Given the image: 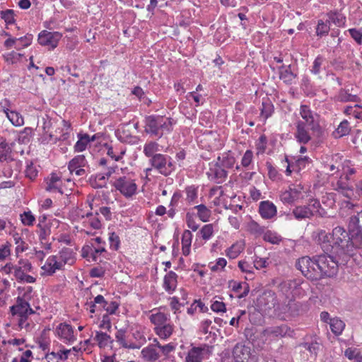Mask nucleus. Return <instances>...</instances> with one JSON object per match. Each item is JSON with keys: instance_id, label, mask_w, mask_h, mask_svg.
Listing matches in <instances>:
<instances>
[{"instance_id": "nucleus-39", "label": "nucleus", "mask_w": 362, "mask_h": 362, "mask_svg": "<svg viewBox=\"0 0 362 362\" xmlns=\"http://www.w3.org/2000/svg\"><path fill=\"white\" fill-rule=\"evenodd\" d=\"M11 150L8 144L5 141L0 143V161H7L10 158Z\"/></svg>"}, {"instance_id": "nucleus-37", "label": "nucleus", "mask_w": 362, "mask_h": 362, "mask_svg": "<svg viewBox=\"0 0 362 362\" xmlns=\"http://www.w3.org/2000/svg\"><path fill=\"white\" fill-rule=\"evenodd\" d=\"M262 106V107L261 108V115L263 116L266 119L273 113L274 106L268 98L265 100H263Z\"/></svg>"}, {"instance_id": "nucleus-35", "label": "nucleus", "mask_w": 362, "mask_h": 362, "mask_svg": "<svg viewBox=\"0 0 362 362\" xmlns=\"http://www.w3.org/2000/svg\"><path fill=\"white\" fill-rule=\"evenodd\" d=\"M47 264L49 267L47 272L49 275H52L57 269H60L62 264L57 260L54 255L50 256L47 260Z\"/></svg>"}, {"instance_id": "nucleus-18", "label": "nucleus", "mask_w": 362, "mask_h": 362, "mask_svg": "<svg viewBox=\"0 0 362 362\" xmlns=\"http://www.w3.org/2000/svg\"><path fill=\"white\" fill-rule=\"evenodd\" d=\"M59 336L62 338L69 341H74L75 337L74 335V330L71 325L68 324L61 323L57 328Z\"/></svg>"}, {"instance_id": "nucleus-14", "label": "nucleus", "mask_w": 362, "mask_h": 362, "mask_svg": "<svg viewBox=\"0 0 362 362\" xmlns=\"http://www.w3.org/2000/svg\"><path fill=\"white\" fill-rule=\"evenodd\" d=\"M295 136L300 144H306L311 140V136L306 129L305 122L301 120L297 122Z\"/></svg>"}, {"instance_id": "nucleus-47", "label": "nucleus", "mask_w": 362, "mask_h": 362, "mask_svg": "<svg viewBox=\"0 0 362 362\" xmlns=\"http://www.w3.org/2000/svg\"><path fill=\"white\" fill-rule=\"evenodd\" d=\"M249 228L252 233L257 234V235L263 234L266 229V228L264 226H260L259 223H257L255 221H252L249 223Z\"/></svg>"}, {"instance_id": "nucleus-8", "label": "nucleus", "mask_w": 362, "mask_h": 362, "mask_svg": "<svg viewBox=\"0 0 362 362\" xmlns=\"http://www.w3.org/2000/svg\"><path fill=\"white\" fill-rule=\"evenodd\" d=\"M235 362H257L258 358L252 352L250 347L242 344H237L233 350Z\"/></svg>"}, {"instance_id": "nucleus-5", "label": "nucleus", "mask_w": 362, "mask_h": 362, "mask_svg": "<svg viewBox=\"0 0 362 362\" xmlns=\"http://www.w3.org/2000/svg\"><path fill=\"white\" fill-rule=\"evenodd\" d=\"M151 167L156 169L159 173L167 177L175 170V165L170 156L158 153L149 159Z\"/></svg>"}, {"instance_id": "nucleus-33", "label": "nucleus", "mask_w": 362, "mask_h": 362, "mask_svg": "<svg viewBox=\"0 0 362 362\" xmlns=\"http://www.w3.org/2000/svg\"><path fill=\"white\" fill-rule=\"evenodd\" d=\"M158 151V144L155 141L147 143L144 147V153L150 158L156 156L157 154L156 152Z\"/></svg>"}, {"instance_id": "nucleus-55", "label": "nucleus", "mask_w": 362, "mask_h": 362, "mask_svg": "<svg viewBox=\"0 0 362 362\" xmlns=\"http://www.w3.org/2000/svg\"><path fill=\"white\" fill-rule=\"evenodd\" d=\"M109 240L110 243V247H113L114 250H117L120 243L119 236L115 232H112L110 233Z\"/></svg>"}, {"instance_id": "nucleus-9", "label": "nucleus", "mask_w": 362, "mask_h": 362, "mask_svg": "<svg viewBox=\"0 0 362 362\" xmlns=\"http://www.w3.org/2000/svg\"><path fill=\"white\" fill-rule=\"evenodd\" d=\"M113 186L126 197H130L136 193L137 186L134 180L126 176L120 177L117 179Z\"/></svg>"}, {"instance_id": "nucleus-25", "label": "nucleus", "mask_w": 362, "mask_h": 362, "mask_svg": "<svg viewBox=\"0 0 362 362\" xmlns=\"http://www.w3.org/2000/svg\"><path fill=\"white\" fill-rule=\"evenodd\" d=\"M4 112L6 113L9 121L14 126L18 127L23 124V117L18 112L16 111H10L8 108H4Z\"/></svg>"}, {"instance_id": "nucleus-41", "label": "nucleus", "mask_w": 362, "mask_h": 362, "mask_svg": "<svg viewBox=\"0 0 362 362\" xmlns=\"http://www.w3.org/2000/svg\"><path fill=\"white\" fill-rule=\"evenodd\" d=\"M32 40L33 35L28 33L23 37L17 38L18 44L16 45L15 47L17 49H20L23 47H26L31 44Z\"/></svg>"}, {"instance_id": "nucleus-30", "label": "nucleus", "mask_w": 362, "mask_h": 362, "mask_svg": "<svg viewBox=\"0 0 362 362\" xmlns=\"http://www.w3.org/2000/svg\"><path fill=\"white\" fill-rule=\"evenodd\" d=\"M151 322L156 325V327L165 325L169 320L167 315L163 313L153 314L150 317Z\"/></svg>"}, {"instance_id": "nucleus-34", "label": "nucleus", "mask_w": 362, "mask_h": 362, "mask_svg": "<svg viewBox=\"0 0 362 362\" xmlns=\"http://www.w3.org/2000/svg\"><path fill=\"white\" fill-rule=\"evenodd\" d=\"M95 340L98 341L100 348H104L107 346L108 341L110 343L113 342L110 335L105 332H96Z\"/></svg>"}, {"instance_id": "nucleus-4", "label": "nucleus", "mask_w": 362, "mask_h": 362, "mask_svg": "<svg viewBox=\"0 0 362 362\" xmlns=\"http://www.w3.org/2000/svg\"><path fill=\"white\" fill-rule=\"evenodd\" d=\"M348 230L352 244L356 247H362V211L349 218Z\"/></svg>"}, {"instance_id": "nucleus-38", "label": "nucleus", "mask_w": 362, "mask_h": 362, "mask_svg": "<svg viewBox=\"0 0 362 362\" xmlns=\"http://www.w3.org/2000/svg\"><path fill=\"white\" fill-rule=\"evenodd\" d=\"M90 142V140L88 134H85L82 135L74 146L75 151L78 152L84 151L86 148L87 144Z\"/></svg>"}, {"instance_id": "nucleus-51", "label": "nucleus", "mask_w": 362, "mask_h": 362, "mask_svg": "<svg viewBox=\"0 0 362 362\" xmlns=\"http://www.w3.org/2000/svg\"><path fill=\"white\" fill-rule=\"evenodd\" d=\"M25 176L30 180H34L37 175V170L33 166L32 162L30 164L27 165L26 169L25 170Z\"/></svg>"}, {"instance_id": "nucleus-48", "label": "nucleus", "mask_w": 362, "mask_h": 362, "mask_svg": "<svg viewBox=\"0 0 362 362\" xmlns=\"http://www.w3.org/2000/svg\"><path fill=\"white\" fill-rule=\"evenodd\" d=\"M21 221L25 226H33L35 220L31 211H25L21 216Z\"/></svg>"}, {"instance_id": "nucleus-54", "label": "nucleus", "mask_w": 362, "mask_h": 362, "mask_svg": "<svg viewBox=\"0 0 362 362\" xmlns=\"http://www.w3.org/2000/svg\"><path fill=\"white\" fill-rule=\"evenodd\" d=\"M186 222L188 228H191L193 231H196L199 228V225L196 223L193 214L187 213Z\"/></svg>"}, {"instance_id": "nucleus-42", "label": "nucleus", "mask_w": 362, "mask_h": 362, "mask_svg": "<svg viewBox=\"0 0 362 362\" xmlns=\"http://www.w3.org/2000/svg\"><path fill=\"white\" fill-rule=\"evenodd\" d=\"M1 18L5 21L6 24H14L15 11L12 9H6L1 11Z\"/></svg>"}, {"instance_id": "nucleus-27", "label": "nucleus", "mask_w": 362, "mask_h": 362, "mask_svg": "<svg viewBox=\"0 0 362 362\" xmlns=\"http://www.w3.org/2000/svg\"><path fill=\"white\" fill-rule=\"evenodd\" d=\"M155 332L161 339H167L172 334L173 326L167 322L160 327H155Z\"/></svg>"}, {"instance_id": "nucleus-36", "label": "nucleus", "mask_w": 362, "mask_h": 362, "mask_svg": "<svg viewBox=\"0 0 362 362\" xmlns=\"http://www.w3.org/2000/svg\"><path fill=\"white\" fill-rule=\"evenodd\" d=\"M194 209L197 210V215L200 220L204 222L208 221L211 216V211L204 204L195 206Z\"/></svg>"}, {"instance_id": "nucleus-46", "label": "nucleus", "mask_w": 362, "mask_h": 362, "mask_svg": "<svg viewBox=\"0 0 362 362\" xmlns=\"http://www.w3.org/2000/svg\"><path fill=\"white\" fill-rule=\"evenodd\" d=\"M200 233L202 235V238L207 240H209L213 235L214 233V227L212 224L204 225L202 229L200 230Z\"/></svg>"}, {"instance_id": "nucleus-13", "label": "nucleus", "mask_w": 362, "mask_h": 362, "mask_svg": "<svg viewBox=\"0 0 362 362\" xmlns=\"http://www.w3.org/2000/svg\"><path fill=\"white\" fill-rule=\"evenodd\" d=\"M294 333L293 330L286 325L268 327L264 330V334L267 336H273L276 337H284L286 335L291 337Z\"/></svg>"}, {"instance_id": "nucleus-21", "label": "nucleus", "mask_w": 362, "mask_h": 362, "mask_svg": "<svg viewBox=\"0 0 362 362\" xmlns=\"http://www.w3.org/2000/svg\"><path fill=\"white\" fill-rule=\"evenodd\" d=\"M210 171L214 174L217 183L223 182L228 176L227 170L223 168L217 161L214 166L210 168Z\"/></svg>"}, {"instance_id": "nucleus-29", "label": "nucleus", "mask_w": 362, "mask_h": 362, "mask_svg": "<svg viewBox=\"0 0 362 362\" xmlns=\"http://www.w3.org/2000/svg\"><path fill=\"white\" fill-rule=\"evenodd\" d=\"M350 130L349 122L344 119L339 124L337 129L333 132V134L335 137H342L349 134Z\"/></svg>"}, {"instance_id": "nucleus-10", "label": "nucleus", "mask_w": 362, "mask_h": 362, "mask_svg": "<svg viewBox=\"0 0 362 362\" xmlns=\"http://www.w3.org/2000/svg\"><path fill=\"white\" fill-rule=\"evenodd\" d=\"M62 36V34L59 32L43 30L40 33L37 40L41 45L49 46L51 49H54L57 46Z\"/></svg>"}, {"instance_id": "nucleus-49", "label": "nucleus", "mask_w": 362, "mask_h": 362, "mask_svg": "<svg viewBox=\"0 0 362 362\" xmlns=\"http://www.w3.org/2000/svg\"><path fill=\"white\" fill-rule=\"evenodd\" d=\"M339 100L341 102H349L353 101L356 102L359 100L358 97L356 95H352L347 91H341L339 94Z\"/></svg>"}, {"instance_id": "nucleus-52", "label": "nucleus", "mask_w": 362, "mask_h": 362, "mask_svg": "<svg viewBox=\"0 0 362 362\" xmlns=\"http://www.w3.org/2000/svg\"><path fill=\"white\" fill-rule=\"evenodd\" d=\"M33 129L30 127H26L20 133L19 140L22 141V142L25 143L29 141L30 138L33 134Z\"/></svg>"}, {"instance_id": "nucleus-22", "label": "nucleus", "mask_w": 362, "mask_h": 362, "mask_svg": "<svg viewBox=\"0 0 362 362\" xmlns=\"http://www.w3.org/2000/svg\"><path fill=\"white\" fill-rule=\"evenodd\" d=\"M297 77V75L292 72L291 65L286 67L282 65L279 67V78L286 84H291L293 80Z\"/></svg>"}, {"instance_id": "nucleus-58", "label": "nucleus", "mask_w": 362, "mask_h": 362, "mask_svg": "<svg viewBox=\"0 0 362 362\" xmlns=\"http://www.w3.org/2000/svg\"><path fill=\"white\" fill-rule=\"evenodd\" d=\"M187 199L189 202H193L197 197V189L192 187H188L186 188Z\"/></svg>"}, {"instance_id": "nucleus-31", "label": "nucleus", "mask_w": 362, "mask_h": 362, "mask_svg": "<svg viewBox=\"0 0 362 362\" xmlns=\"http://www.w3.org/2000/svg\"><path fill=\"white\" fill-rule=\"evenodd\" d=\"M330 30L329 20L324 22L322 20H319L316 28V34L317 36L322 37L327 35Z\"/></svg>"}, {"instance_id": "nucleus-6", "label": "nucleus", "mask_w": 362, "mask_h": 362, "mask_svg": "<svg viewBox=\"0 0 362 362\" xmlns=\"http://www.w3.org/2000/svg\"><path fill=\"white\" fill-rule=\"evenodd\" d=\"M213 346L203 344L200 346L192 347L187 354L186 362H202L209 358L213 352Z\"/></svg>"}, {"instance_id": "nucleus-43", "label": "nucleus", "mask_w": 362, "mask_h": 362, "mask_svg": "<svg viewBox=\"0 0 362 362\" xmlns=\"http://www.w3.org/2000/svg\"><path fill=\"white\" fill-rule=\"evenodd\" d=\"M243 247L242 245L233 244L231 247L227 249L226 255L230 259H235L243 251Z\"/></svg>"}, {"instance_id": "nucleus-12", "label": "nucleus", "mask_w": 362, "mask_h": 362, "mask_svg": "<svg viewBox=\"0 0 362 362\" xmlns=\"http://www.w3.org/2000/svg\"><path fill=\"white\" fill-rule=\"evenodd\" d=\"M161 119L162 116L150 115L146 117L145 122L147 128L146 132L155 136H158L160 138L163 135V133L160 134L159 132Z\"/></svg>"}, {"instance_id": "nucleus-11", "label": "nucleus", "mask_w": 362, "mask_h": 362, "mask_svg": "<svg viewBox=\"0 0 362 362\" xmlns=\"http://www.w3.org/2000/svg\"><path fill=\"white\" fill-rule=\"evenodd\" d=\"M351 177L349 175H341L335 185V189L341 192L344 196L351 198L354 194V187L350 182Z\"/></svg>"}, {"instance_id": "nucleus-56", "label": "nucleus", "mask_w": 362, "mask_h": 362, "mask_svg": "<svg viewBox=\"0 0 362 362\" xmlns=\"http://www.w3.org/2000/svg\"><path fill=\"white\" fill-rule=\"evenodd\" d=\"M192 239V234L190 230H185L183 232L182 237V245L191 246Z\"/></svg>"}, {"instance_id": "nucleus-16", "label": "nucleus", "mask_w": 362, "mask_h": 362, "mask_svg": "<svg viewBox=\"0 0 362 362\" xmlns=\"http://www.w3.org/2000/svg\"><path fill=\"white\" fill-rule=\"evenodd\" d=\"M26 308H28V302L23 297L18 296L16 304L10 307V310L13 315H26Z\"/></svg>"}, {"instance_id": "nucleus-20", "label": "nucleus", "mask_w": 362, "mask_h": 362, "mask_svg": "<svg viewBox=\"0 0 362 362\" xmlns=\"http://www.w3.org/2000/svg\"><path fill=\"white\" fill-rule=\"evenodd\" d=\"M300 191L296 188L289 187L288 190L282 192L280 198L284 203L291 204L299 199Z\"/></svg>"}, {"instance_id": "nucleus-60", "label": "nucleus", "mask_w": 362, "mask_h": 362, "mask_svg": "<svg viewBox=\"0 0 362 362\" xmlns=\"http://www.w3.org/2000/svg\"><path fill=\"white\" fill-rule=\"evenodd\" d=\"M105 271L102 267H93L90 271V276L91 277H103L105 275Z\"/></svg>"}, {"instance_id": "nucleus-44", "label": "nucleus", "mask_w": 362, "mask_h": 362, "mask_svg": "<svg viewBox=\"0 0 362 362\" xmlns=\"http://www.w3.org/2000/svg\"><path fill=\"white\" fill-rule=\"evenodd\" d=\"M310 163V159L308 156L301 157L296 160L294 164H292V168L293 170L300 171L302 169L305 168L306 165L309 164Z\"/></svg>"}, {"instance_id": "nucleus-63", "label": "nucleus", "mask_w": 362, "mask_h": 362, "mask_svg": "<svg viewBox=\"0 0 362 362\" xmlns=\"http://www.w3.org/2000/svg\"><path fill=\"white\" fill-rule=\"evenodd\" d=\"M238 267L244 273H252V267L245 261H239Z\"/></svg>"}, {"instance_id": "nucleus-26", "label": "nucleus", "mask_w": 362, "mask_h": 362, "mask_svg": "<svg viewBox=\"0 0 362 362\" xmlns=\"http://www.w3.org/2000/svg\"><path fill=\"white\" fill-rule=\"evenodd\" d=\"M217 162L226 170L233 168L235 159L229 153H225L221 156H218Z\"/></svg>"}, {"instance_id": "nucleus-61", "label": "nucleus", "mask_w": 362, "mask_h": 362, "mask_svg": "<svg viewBox=\"0 0 362 362\" xmlns=\"http://www.w3.org/2000/svg\"><path fill=\"white\" fill-rule=\"evenodd\" d=\"M303 346L311 354H313L315 356L317 355V352L320 348V346L317 342L305 343Z\"/></svg>"}, {"instance_id": "nucleus-40", "label": "nucleus", "mask_w": 362, "mask_h": 362, "mask_svg": "<svg viewBox=\"0 0 362 362\" xmlns=\"http://www.w3.org/2000/svg\"><path fill=\"white\" fill-rule=\"evenodd\" d=\"M263 234L264 240L272 244H279V243L281 241V238L276 233L272 232L271 230H264Z\"/></svg>"}, {"instance_id": "nucleus-1", "label": "nucleus", "mask_w": 362, "mask_h": 362, "mask_svg": "<svg viewBox=\"0 0 362 362\" xmlns=\"http://www.w3.org/2000/svg\"><path fill=\"white\" fill-rule=\"evenodd\" d=\"M332 252L340 257L341 263H348L351 257L354 255V249L349 231H346L341 226L335 227L332 235Z\"/></svg>"}, {"instance_id": "nucleus-64", "label": "nucleus", "mask_w": 362, "mask_h": 362, "mask_svg": "<svg viewBox=\"0 0 362 362\" xmlns=\"http://www.w3.org/2000/svg\"><path fill=\"white\" fill-rule=\"evenodd\" d=\"M100 327L103 328V329H106L108 331H110L112 327H111V322H110V318H109V316L107 314L104 315L103 316V320L100 325Z\"/></svg>"}, {"instance_id": "nucleus-53", "label": "nucleus", "mask_w": 362, "mask_h": 362, "mask_svg": "<svg viewBox=\"0 0 362 362\" xmlns=\"http://www.w3.org/2000/svg\"><path fill=\"white\" fill-rule=\"evenodd\" d=\"M252 158H253L252 151L250 150H247L242 158V160H241L242 165L245 168L248 167L250 165V164L252 163Z\"/></svg>"}, {"instance_id": "nucleus-3", "label": "nucleus", "mask_w": 362, "mask_h": 362, "mask_svg": "<svg viewBox=\"0 0 362 362\" xmlns=\"http://www.w3.org/2000/svg\"><path fill=\"white\" fill-rule=\"evenodd\" d=\"M296 267L308 279L312 281L320 280L316 255L299 258L296 262Z\"/></svg>"}, {"instance_id": "nucleus-32", "label": "nucleus", "mask_w": 362, "mask_h": 362, "mask_svg": "<svg viewBox=\"0 0 362 362\" xmlns=\"http://www.w3.org/2000/svg\"><path fill=\"white\" fill-rule=\"evenodd\" d=\"M329 326L332 332L338 335L341 333L344 328L345 324L344 322L338 318L330 319Z\"/></svg>"}, {"instance_id": "nucleus-7", "label": "nucleus", "mask_w": 362, "mask_h": 362, "mask_svg": "<svg viewBox=\"0 0 362 362\" xmlns=\"http://www.w3.org/2000/svg\"><path fill=\"white\" fill-rule=\"evenodd\" d=\"M300 115L305 120L303 122H305V126L308 125L316 136L320 137L322 135V129L318 122L315 119L314 115L309 106L306 105H301L300 108Z\"/></svg>"}, {"instance_id": "nucleus-45", "label": "nucleus", "mask_w": 362, "mask_h": 362, "mask_svg": "<svg viewBox=\"0 0 362 362\" xmlns=\"http://www.w3.org/2000/svg\"><path fill=\"white\" fill-rule=\"evenodd\" d=\"M307 206H309L310 208L313 210L314 215L318 214L320 216H322L325 213V210L321 208L320 203L317 199H311Z\"/></svg>"}, {"instance_id": "nucleus-59", "label": "nucleus", "mask_w": 362, "mask_h": 362, "mask_svg": "<svg viewBox=\"0 0 362 362\" xmlns=\"http://www.w3.org/2000/svg\"><path fill=\"white\" fill-rule=\"evenodd\" d=\"M329 21H332L334 24L338 26H341L344 24L345 18L341 15H337L336 13L332 14L329 16Z\"/></svg>"}, {"instance_id": "nucleus-15", "label": "nucleus", "mask_w": 362, "mask_h": 362, "mask_svg": "<svg viewBox=\"0 0 362 362\" xmlns=\"http://www.w3.org/2000/svg\"><path fill=\"white\" fill-rule=\"evenodd\" d=\"M259 212L262 218H272L276 214V207L269 201H263L259 204Z\"/></svg>"}, {"instance_id": "nucleus-50", "label": "nucleus", "mask_w": 362, "mask_h": 362, "mask_svg": "<svg viewBox=\"0 0 362 362\" xmlns=\"http://www.w3.org/2000/svg\"><path fill=\"white\" fill-rule=\"evenodd\" d=\"M348 32L357 44H362V30H357L356 28H350L348 30Z\"/></svg>"}, {"instance_id": "nucleus-28", "label": "nucleus", "mask_w": 362, "mask_h": 362, "mask_svg": "<svg viewBox=\"0 0 362 362\" xmlns=\"http://www.w3.org/2000/svg\"><path fill=\"white\" fill-rule=\"evenodd\" d=\"M125 333H126V330L123 329H120L117 332V333L115 334V337H116L117 342H119L122 346V347L126 348V349H137L138 346L136 344H128L126 341Z\"/></svg>"}, {"instance_id": "nucleus-19", "label": "nucleus", "mask_w": 362, "mask_h": 362, "mask_svg": "<svg viewBox=\"0 0 362 362\" xmlns=\"http://www.w3.org/2000/svg\"><path fill=\"white\" fill-rule=\"evenodd\" d=\"M293 214L296 219L300 220L303 218H310L314 216V211L309 206L304 205L296 206L293 210Z\"/></svg>"}, {"instance_id": "nucleus-2", "label": "nucleus", "mask_w": 362, "mask_h": 362, "mask_svg": "<svg viewBox=\"0 0 362 362\" xmlns=\"http://www.w3.org/2000/svg\"><path fill=\"white\" fill-rule=\"evenodd\" d=\"M317 263L320 280L326 277H333L338 273L339 265H346L347 263H341L340 257L328 254L317 255Z\"/></svg>"}, {"instance_id": "nucleus-17", "label": "nucleus", "mask_w": 362, "mask_h": 362, "mask_svg": "<svg viewBox=\"0 0 362 362\" xmlns=\"http://www.w3.org/2000/svg\"><path fill=\"white\" fill-rule=\"evenodd\" d=\"M177 274L173 271H170L164 276L163 287L167 292L172 293L175 290L177 284Z\"/></svg>"}, {"instance_id": "nucleus-57", "label": "nucleus", "mask_w": 362, "mask_h": 362, "mask_svg": "<svg viewBox=\"0 0 362 362\" xmlns=\"http://www.w3.org/2000/svg\"><path fill=\"white\" fill-rule=\"evenodd\" d=\"M211 308L213 311L219 313V312H226V305L223 302H221L218 300H215L211 305Z\"/></svg>"}, {"instance_id": "nucleus-23", "label": "nucleus", "mask_w": 362, "mask_h": 362, "mask_svg": "<svg viewBox=\"0 0 362 362\" xmlns=\"http://www.w3.org/2000/svg\"><path fill=\"white\" fill-rule=\"evenodd\" d=\"M141 354L144 360L152 362L158 360L160 357L158 351L153 345H149L141 351Z\"/></svg>"}, {"instance_id": "nucleus-24", "label": "nucleus", "mask_w": 362, "mask_h": 362, "mask_svg": "<svg viewBox=\"0 0 362 362\" xmlns=\"http://www.w3.org/2000/svg\"><path fill=\"white\" fill-rule=\"evenodd\" d=\"M87 164L86 159L83 155H79L71 159L68 165L71 173H73L77 168L85 167Z\"/></svg>"}, {"instance_id": "nucleus-62", "label": "nucleus", "mask_w": 362, "mask_h": 362, "mask_svg": "<svg viewBox=\"0 0 362 362\" xmlns=\"http://www.w3.org/2000/svg\"><path fill=\"white\" fill-rule=\"evenodd\" d=\"M323 62V59L321 57H317L314 62H313V68L311 69V71L315 74H317L320 73V66L322 65V63Z\"/></svg>"}]
</instances>
